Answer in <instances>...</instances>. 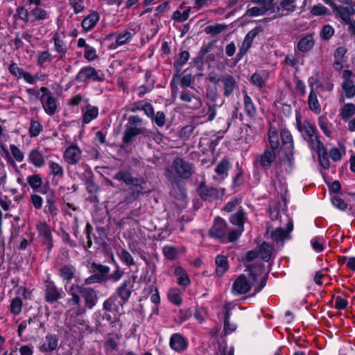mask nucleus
I'll return each instance as SVG.
<instances>
[{"mask_svg": "<svg viewBox=\"0 0 355 355\" xmlns=\"http://www.w3.org/2000/svg\"><path fill=\"white\" fill-rule=\"evenodd\" d=\"M245 110L248 116L254 117L256 114V108L251 98L245 94L244 96Z\"/></svg>", "mask_w": 355, "mask_h": 355, "instance_id": "39", "label": "nucleus"}, {"mask_svg": "<svg viewBox=\"0 0 355 355\" xmlns=\"http://www.w3.org/2000/svg\"><path fill=\"white\" fill-rule=\"evenodd\" d=\"M8 70L11 74L17 78L21 77V73L24 71L22 69L19 68L15 62L10 63L8 67Z\"/></svg>", "mask_w": 355, "mask_h": 355, "instance_id": "64", "label": "nucleus"}, {"mask_svg": "<svg viewBox=\"0 0 355 355\" xmlns=\"http://www.w3.org/2000/svg\"><path fill=\"white\" fill-rule=\"evenodd\" d=\"M98 110L96 107L89 109L83 116V122L85 123H89L92 120L98 116Z\"/></svg>", "mask_w": 355, "mask_h": 355, "instance_id": "46", "label": "nucleus"}, {"mask_svg": "<svg viewBox=\"0 0 355 355\" xmlns=\"http://www.w3.org/2000/svg\"><path fill=\"white\" fill-rule=\"evenodd\" d=\"M226 232L227 225L225 222L221 218L216 219L209 231L210 235L218 239H223L225 237Z\"/></svg>", "mask_w": 355, "mask_h": 355, "instance_id": "15", "label": "nucleus"}, {"mask_svg": "<svg viewBox=\"0 0 355 355\" xmlns=\"http://www.w3.org/2000/svg\"><path fill=\"white\" fill-rule=\"evenodd\" d=\"M250 81L253 85L260 88L265 87V80L259 73H253L251 76Z\"/></svg>", "mask_w": 355, "mask_h": 355, "instance_id": "52", "label": "nucleus"}, {"mask_svg": "<svg viewBox=\"0 0 355 355\" xmlns=\"http://www.w3.org/2000/svg\"><path fill=\"white\" fill-rule=\"evenodd\" d=\"M326 3H329L334 9L336 14L339 16L343 22L346 24L352 21V16L355 13V10L352 6H338L331 0H326Z\"/></svg>", "mask_w": 355, "mask_h": 355, "instance_id": "5", "label": "nucleus"}, {"mask_svg": "<svg viewBox=\"0 0 355 355\" xmlns=\"http://www.w3.org/2000/svg\"><path fill=\"white\" fill-rule=\"evenodd\" d=\"M54 45L57 52L64 55L67 52V47L65 46L62 40H61L57 35L53 37Z\"/></svg>", "mask_w": 355, "mask_h": 355, "instance_id": "48", "label": "nucleus"}, {"mask_svg": "<svg viewBox=\"0 0 355 355\" xmlns=\"http://www.w3.org/2000/svg\"><path fill=\"white\" fill-rule=\"evenodd\" d=\"M83 289V286H79L78 284H72L70 287L69 294L71 296L70 299L68 300V303L71 304L79 305L80 302V296Z\"/></svg>", "mask_w": 355, "mask_h": 355, "instance_id": "26", "label": "nucleus"}, {"mask_svg": "<svg viewBox=\"0 0 355 355\" xmlns=\"http://www.w3.org/2000/svg\"><path fill=\"white\" fill-rule=\"evenodd\" d=\"M84 57L89 61L95 60L97 58L95 49L92 46H87Z\"/></svg>", "mask_w": 355, "mask_h": 355, "instance_id": "63", "label": "nucleus"}, {"mask_svg": "<svg viewBox=\"0 0 355 355\" xmlns=\"http://www.w3.org/2000/svg\"><path fill=\"white\" fill-rule=\"evenodd\" d=\"M37 318L36 316H33L27 320L22 321L18 327L19 336L21 337L22 336V331L28 327L31 328V329H37V327H42L43 326L42 323H38L37 322Z\"/></svg>", "mask_w": 355, "mask_h": 355, "instance_id": "23", "label": "nucleus"}, {"mask_svg": "<svg viewBox=\"0 0 355 355\" xmlns=\"http://www.w3.org/2000/svg\"><path fill=\"white\" fill-rule=\"evenodd\" d=\"M22 300L21 298L17 297L14 298L10 304V311L15 314L18 315L21 311Z\"/></svg>", "mask_w": 355, "mask_h": 355, "instance_id": "43", "label": "nucleus"}, {"mask_svg": "<svg viewBox=\"0 0 355 355\" xmlns=\"http://www.w3.org/2000/svg\"><path fill=\"white\" fill-rule=\"evenodd\" d=\"M81 297L85 302V306L89 309H92L97 303L98 295L96 291L90 287L83 286Z\"/></svg>", "mask_w": 355, "mask_h": 355, "instance_id": "8", "label": "nucleus"}, {"mask_svg": "<svg viewBox=\"0 0 355 355\" xmlns=\"http://www.w3.org/2000/svg\"><path fill=\"white\" fill-rule=\"evenodd\" d=\"M120 258L127 266H132L135 264L133 257L130 252L125 250H121Z\"/></svg>", "mask_w": 355, "mask_h": 355, "instance_id": "54", "label": "nucleus"}, {"mask_svg": "<svg viewBox=\"0 0 355 355\" xmlns=\"http://www.w3.org/2000/svg\"><path fill=\"white\" fill-rule=\"evenodd\" d=\"M76 80L78 82H86L87 80L102 82L104 78L103 76H98L97 71L94 67H85L78 73Z\"/></svg>", "mask_w": 355, "mask_h": 355, "instance_id": "6", "label": "nucleus"}, {"mask_svg": "<svg viewBox=\"0 0 355 355\" xmlns=\"http://www.w3.org/2000/svg\"><path fill=\"white\" fill-rule=\"evenodd\" d=\"M139 135L148 136V131L144 128L128 126L123 133V141L125 144H129L132 141L133 137Z\"/></svg>", "mask_w": 355, "mask_h": 355, "instance_id": "12", "label": "nucleus"}, {"mask_svg": "<svg viewBox=\"0 0 355 355\" xmlns=\"http://www.w3.org/2000/svg\"><path fill=\"white\" fill-rule=\"evenodd\" d=\"M180 99L185 102H191L193 100H195L197 101L198 104L200 103V101L199 98L195 97L193 94H191L190 92H189L187 90H184L181 92Z\"/></svg>", "mask_w": 355, "mask_h": 355, "instance_id": "57", "label": "nucleus"}, {"mask_svg": "<svg viewBox=\"0 0 355 355\" xmlns=\"http://www.w3.org/2000/svg\"><path fill=\"white\" fill-rule=\"evenodd\" d=\"M342 89L347 98H352L355 96V84L352 80H344Z\"/></svg>", "mask_w": 355, "mask_h": 355, "instance_id": "32", "label": "nucleus"}, {"mask_svg": "<svg viewBox=\"0 0 355 355\" xmlns=\"http://www.w3.org/2000/svg\"><path fill=\"white\" fill-rule=\"evenodd\" d=\"M309 107L311 111L316 114H319L321 111V106L318 100L317 94L313 89V84L311 85V91L308 98Z\"/></svg>", "mask_w": 355, "mask_h": 355, "instance_id": "24", "label": "nucleus"}, {"mask_svg": "<svg viewBox=\"0 0 355 355\" xmlns=\"http://www.w3.org/2000/svg\"><path fill=\"white\" fill-rule=\"evenodd\" d=\"M268 141L270 145V149L275 150L278 148L279 142L277 132L272 128L268 131Z\"/></svg>", "mask_w": 355, "mask_h": 355, "instance_id": "38", "label": "nucleus"}, {"mask_svg": "<svg viewBox=\"0 0 355 355\" xmlns=\"http://www.w3.org/2000/svg\"><path fill=\"white\" fill-rule=\"evenodd\" d=\"M245 213L243 210H239L235 214L230 217V221L232 224L243 227L244 224Z\"/></svg>", "mask_w": 355, "mask_h": 355, "instance_id": "41", "label": "nucleus"}, {"mask_svg": "<svg viewBox=\"0 0 355 355\" xmlns=\"http://www.w3.org/2000/svg\"><path fill=\"white\" fill-rule=\"evenodd\" d=\"M42 130V125L37 121L31 120L29 134L31 137H37Z\"/></svg>", "mask_w": 355, "mask_h": 355, "instance_id": "47", "label": "nucleus"}, {"mask_svg": "<svg viewBox=\"0 0 355 355\" xmlns=\"http://www.w3.org/2000/svg\"><path fill=\"white\" fill-rule=\"evenodd\" d=\"M58 344V338L56 336L47 335L40 347V349L44 352L53 351L57 348Z\"/></svg>", "mask_w": 355, "mask_h": 355, "instance_id": "22", "label": "nucleus"}, {"mask_svg": "<svg viewBox=\"0 0 355 355\" xmlns=\"http://www.w3.org/2000/svg\"><path fill=\"white\" fill-rule=\"evenodd\" d=\"M296 122L297 128L305 140L315 133L314 126L307 121H301L300 115L296 116Z\"/></svg>", "mask_w": 355, "mask_h": 355, "instance_id": "13", "label": "nucleus"}, {"mask_svg": "<svg viewBox=\"0 0 355 355\" xmlns=\"http://www.w3.org/2000/svg\"><path fill=\"white\" fill-rule=\"evenodd\" d=\"M114 178L119 181L123 182L127 185L139 186L144 183L143 178H137L132 176L131 173L126 171H120L117 172Z\"/></svg>", "mask_w": 355, "mask_h": 355, "instance_id": "9", "label": "nucleus"}, {"mask_svg": "<svg viewBox=\"0 0 355 355\" xmlns=\"http://www.w3.org/2000/svg\"><path fill=\"white\" fill-rule=\"evenodd\" d=\"M167 177L169 179L180 178L182 179L189 178L193 173V166L181 157H176L171 166L166 169Z\"/></svg>", "mask_w": 355, "mask_h": 355, "instance_id": "2", "label": "nucleus"}, {"mask_svg": "<svg viewBox=\"0 0 355 355\" xmlns=\"http://www.w3.org/2000/svg\"><path fill=\"white\" fill-rule=\"evenodd\" d=\"M108 279L107 276H103L100 275H93L85 279V284H91L93 283H101Z\"/></svg>", "mask_w": 355, "mask_h": 355, "instance_id": "50", "label": "nucleus"}, {"mask_svg": "<svg viewBox=\"0 0 355 355\" xmlns=\"http://www.w3.org/2000/svg\"><path fill=\"white\" fill-rule=\"evenodd\" d=\"M49 166L51 168V172L53 175L58 176L59 178L63 177V168L58 163L51 161L49 162Z\"/></svg>", "mask_w": 355, "mask_h": 355, "instance_id": "42", "label": "nucleus"}, {"mask_svg": "<svg viewBox=\"0 0 355 355\" xmlns=\"http://www.w3.org/2000/svg\"><path fill=\"white\" fill-rule=\"evenodd\" d=\"M99 19V16L97 12H94L83 19L82 21V26L84 30L89 31L93 28Z\"/></svg>", "mask_w": 355, "mask_h": 355, "instance_id": "29", "label": "nucleus"}, {"mask_svg": "<svg viewBox=\"0 0 355 355\" xmlns=\"http://www.w3.org/2000/svg\"><path fill=\"white\" fill-rule=\"evenodd\" d=\"M37 230L42 239V243L46 246L48 250L53 247L52 235L49 226L45 222H39L37 224Z\"/></svg>", "mask_w": 355, "mask_h": 355, "instance_id": "7", "label": "nucleus"}, {"mask_svg": "<svg viewBox=\"0 0 355 355\" xmlns=\"http://www.w3.org/2000/svg\"><path fill=\"white\" fill-rule=\"evenodd\" d=\"M40 90L43 94L40 98L44 111L49 115L54 114L57 110V103L55 98L53 97L47 87H42Z\"/></svg>", "mask_w": 355, "mask_h": 355, "instance_id": "4", "label": "nucleus"}, {"mask_svg": "<svg viewBox=\"0 0 355 355\" xmlns=\"http://www.w3.org/2000/svg\"><path fill=\"white\" fill-rule=\"evenodd\" d=\"M28 159L36 167L40 168L44 164V155L38 149L32 150L29 153Z\"/></svg>", "mask_w": 355, "mask_h": 355, "instance_id": "28", "label": "nucleus"}, {"mask_svg": "<svg viewBox=\"0 0 355 355\" xmlns=\"http://www.w3.org/2000/svg\"><path fill=\"white\" fill-rule=\"evenodd\" d=\"M82 152L77 146H71L65 150L64 159L69 164H76L81 159Z\"/></svg>", "mask_w": 355, "mask_h": 355, "instance_id": "11", "label": "nucleus"}, {"mask_svg": "<svg viewBox=\"0 0 355 355\" xmlns=\"http://www.w3.org/2000/svg\"><path fill=\"white\" fill-rule=\"evenodd\" d=\"M315 42L311 34L302 37L297 44V49L301 52H307L314 46Z\"/></svg>", "mask_w": 355, "mask_h": 355, "instance_id": "27", "label": "nucleus"}, {"mask_svg": "<svg viewBox=\"0 0 355 355\" xmlns=\"http://www.w3.org/2000/svg\"><path fill=\"white\" fill-rule=\"evenodd\" d=\"M189 58V53L187 51H182L180 55L178 60L175 63V65L178 67V66L182 67L184 65Z\"/></svg>", "mask_w": 355, "mask_h": 355, "instance_id": "59", "label": "nucleus"}, {"mask_svg": "<svg viewBox=\"0 0 355 355\" xmlns=\"http://www.w3.org/2000/svg\"><path fill=\"white\" fill-rule=\"evenodd\" d=\"M216 273L218 276H222L227 269V261L225 257L218 255L216 258Z\"/></svg>", "mask_w": 355, "mask_h": 355, "instance_id": "31", "label": "nucleus"}, {"mask_svg": "<svg viewBox=\"0 0 355 355\" xmlns=\"http://www.w3.org/2000/svg\"><path fill=\"white\" fill-rule=\"evenodd\" d=\"M31 14L34 17L35 20L37 21L44 20L48 17L47 12L39 6H36L35 8L32 9Z\"/></svg>", "mask_w": 355, "mask_h": 355, "instance_id": "40", "label": "nucleus"}, {"mask_svg": "<svg viewBox=\"0 0 355 355\" xmlns=\"http://www.w3.org/2000/svg\"><path fill=\"white\" fill-rule=\"evenodd\" d=\"M170 346L174 350L181 352L187 348V343L180 334H175L171 337Z\"/></svg>", "mask_w": 355, "mask_h": 355, "instance_id": "20", "label": "nucleus"}, {"mask_svg": "<svg viewBox=\"0 0 355 355\" xmlns=\"http://www.w3.org/2000/svg\"><path fill=\"white\" fill-rule=\"evenodd\" d=\"M355 114V105L346 103L340 110V115L343 119L347 120Z\"/></svg>", "mask_w": 355, "mask_h": 355, "instance_id": "35", "label": "nucleus"}, {"mask_svg": "<svg viewBox=\"0 0 355 355\" xmlns=\"http://www.w3.org/2000/svg\"><path fill=\"white\" fill-rule=\"evenodd\" d=\"M276 157V154L274 150L270 148L265 149L264 152L260 155L259 163L261 167L265 169H268Z\"/></svg>", "mask_w": 355, "mask_h": 355, "instance_id": "17", "label": "nucleus"}, {"mask_svg": "<svg viewBox=\"0 0 355 355\" xmlns=\"http://www.w3.org/2000/svg\"><path fill=\"white\" fill-rule=\"evenodd\" d=\"M164 256L168 259H175L177 257V250L172 246H165L163 248Z\"/></svg>", "mask_w": 355, "mask_h": 355, "instance_id": "55", "label": "nucleus"}, {"mask_svg": "<svg viewBox=\"0 0 355 355\" xmlns=\"http://www.w3.org/2000/svg\"><path fill=\"white\" fill-rule=\"evenodd\" d=\"M119 305H123V302H118L116 295H112L107 299L103 304V308L106 311L109 312H119Z\"/></svg>", "mask_w": 355, "mask_h": 355, "instance_id": "25", "label": "nucleus"}, {"mask_svg": "<svg viewBox=\"0 0 355 355\" xmlns=\"http://www.w3.org/2000/svg\"><path fill=\"white\" fill-rule=\"evenodd\" d=\"M28 184L34 189L40 188L42 185V178L39 175H32L28 177Z\"/></svg>", "mask_w": 355, "mask_h": 355, "instance_id": "44", "label": "nucleus"}, {"mask_svg": "<svg viewBox=\"0 0 355 355\" xmlns=\"http://www.w3.org/2000/svg\"><path fill=\"white\" fill-rule=\"evenodd\" d=\"M230 166L229 160L223 159L217 164L215 171L218 175H227Z\"/></svg>", "mask_w": 355, "mask_h": 355, "instance_id": "36", "label": "nucleus"}, {"mask_svg": "<svg viewBox=\"0 0 355 355\" xmlns=\"http://www.w3.org/2000/svg\"><path fill=\"white\" fill-rule=\"evenodd\" d=\"M92 268L93 271L98 272L100 275L107 276V275L110 272V268L108 266L98 264L94 262L92 263Z\"/></svg>", "mask_w": 355, "mask_h": 355, "instance_id": "49", "label": "nucleus"}, {"mask_svg": "<svg viewBox=\"0 0 355 355\" xmlns=\"http://www.w3.org/2000/svg\"><path fill=\"white\" fill-rule=\"evenodd\" d=\"M280 137L283 146H287V148L289 150V152L286 153V157L289 162H291V159L293 155V137L291 132L286 130L283 129L281 130Z\"/></svg>", "mask_w": 355, "mask_h": 355, "instance_id": "16", "label": "nucleus"}, {"mask_svg": "<svg viewBox=\"0 0 355 355\" xmlns=\"http://www.w3.org/2000/svg\"><path fill=\"white\" fill-rule=\"evenodd\" d=\"M189 12H190L189 9H187L182 12L177 10L173 12V19H175V21H178L180 22H183L188 19Z\"/></svg>", "mask_w": 355, "mask_h": 355, "instance_id": "51", "label": "nucleus"}, {"mask_svg": "<svg viewBox=\"0 0 355 355\" xmlns=\"http://www.w3.org/2000/svg\"><path fill=\"white\" fill-rule=\"evenodd\" d=\"M257 249L258 250L259 255L263 261H268L270 259L272 250V247L270 245L263 242Z\"/></svg>", "mask_w": 355, "mask_h": 355, "instance_id": "33", "label": "nucleus"}, {"mask_svg": "<svg viewBox=\"0 0 355 355\" xmlns=\"http://www.w3.org/2000/svg\"><path fill=\"white\" fill-rule=\"evenodd\" d=\"M252 2L258 4V6L248 7L245 13L247 16L259 17L264 15L268 12H275L274 0H252Z\"/></svg>", "mask_w": 355, "mask_h": 355, "instance_id": "3", "label": "nucleus"}, {"mask_svg": "<svg viewBox=\"0 0 355 355\" xmlns=\"http://www.w3.org/2000/svg\"><path fill=\"white\" fill-rule=\"evenodd\" d=\"M130 279H125L122 284L117 288L116 294L122 300L123 304L125 303L131 295L130 290Z\"/></svg>", "mask_w": 355, "mask_h": 355, "instance_id": "21", "label": "nucleus"}, {"mask_svg": "<svg viewBox=\"0 0 355 355\" xmlns=\"http://www.w3.org/2000/svg\"><path fill=\"white\" fill-rule=\"evenodd\" d=\"M230 315V311L227 310L225 312V321H224V331L225 334H230L236 329L235 325H232V327L229 328V318Z\"/></svg>", "mask_w": 355, "mask_h": 355, "instance_id": "58", "label": "nucleus"}, {"mask_svg": "<svg viewBox=\"0 0 355 355\" xmlns=\"http://www.w3.org/2000/svg\"><path fill=\"white\" fill-rule=\"evenodd\" d=\"M45 211L50 214L51 216H56L58 214V208L55 205V200L53 196H49L46 199Z\"/></svg>", "mask_w": 355, "mask_h": 355, "instance_id": "37", "label": "nucleus"}, {"mask_svg": "<svg viewBox=\"0 0 355 355\" xmlns=\"http://www.w3.org/2000/svg\"><path fill=\"white\" fill-rule=\"evenodd\" d=\"M132 37V34L129 31H125L117 36L116 43L117 45H123L125 44Z\"/></svg>", "mask_w": 355, "mask_h": 355, "instance_id": "56", "label": "nucleus"}, {"mask_svg": "<svg viewBox=\"0 0 355 355\" xmlns=\"http://www.w3.org/2000/svg\"><path fill=\"white\" fill-rule=\"evenodd\" d=\"M220 82L223 85V96H230L234 91L238 88L237 83L232 75H225L220 77Z\"/></svg>", "mask_w": 355, "mask_h": 355, "instance_id": "10", "label": "nucleus"}, {"mask_svg": "<svg viewBox=\"0 0 355 355\" xmlns=\"http://www.w3.org/2000/svg\"><path fill=\"white\" fill-rule=\"evenodd\" d=\"M199 192L201 197L203 199L206 200L208 196L215 194L216 189L213 188L208 189L207 187L201 185L200 187L199 188Z\"/></svg>", "mask_w": 355, "mask_h": 355, "instance_id": "60", "label": "nucleus"}, {"mask_svg": "<svg viewBox=\"0 0 355 355\" xmlns=\"http://www.w3.org/2000/svg\"><path fill=\"white\" fill-rule=\"evenodd\" d=\"M306 141L309 142V146L312 149L316 150L318 155H320V153L324 150L322 143L320 141L318 136L315 133L306 139Z\"/></svg>", "mask_w": 355, "mask_h": 355, "instance_id": "30", "label": "nucleus"}, {"mask_svg": "<svg viewBox=\"0 0 355 355\" xmlns=\"http://www.w3.org/2000/svg\"><path fill=\"white\" fill-rule=\"evenodd\" d=\"M293 225L292 221H288L286 230L282 227L276 228V230L272 232L271 237L276 242L283 241L284 239L289 238V233L293 230Z\"/></svg>", "mask_w": 355, "mask_h": 355, "instance_id": "18", "label": "nucleus"}, {"mask_svg": "<svg viewBox=\"0 0 355 355\" xmlns=\"http://www.w3.org/2000/svg\"><path fill=\"white\" fill-rule=\"evenodd\" d=\"M249 270L248 276L240 275L232 285V291L234 295L245 294L254 288V293L259 292L266 285L267 277L263 272V265L254 268L252 265L247 266Z\"/></svg>", "mask_w": 355, "mask_h": 355, "instance_id": "1", "label": "nucleus"}, {"mask_svg": "<svg viewBox=\"0 0 355 355\" xmlns=\"http://www.w3.org/2000/svg\"><path fill=\"white\" fill-rule=\"evenodd\" d=\"M225 28L226 26L222 24H218L216 26H209L206 27L205 32L209 34L216 35L225 30Z\"/></svg>", "mask_w": 355, "mask_h": 355, "instance_id": "53", "label": "nucleus"}, {"mask_svg": "<svg viewBox=\"0 0 355 355\" xmlns=\"http://www.w3.org/2000/svg\"><path fill=\"white\" fill-rule=\"evenodd\" d=\"M62 295L53 283L49 282L45 290V300L47 302L53 303L58 301Z\"/></svg>", "mask_w": 355, "mask_h": 355, "instance_id": "19", "label": "nucleus"}, {"mask_svg": "<svg viewBox=\"0 0 355 355\" xmlns=\"http://www.w3.org/2000/svg\"><path fill=\"white\" fill-rule=\"evenodd\" d=\"M334 33V28L329 25H325L322 30V37L324 40H329Z\"/></svg>", "mask_w": 355, "mask_h": 355, "instance_id": "62", "label": "nucleus"}, {"mask_svg": "<svg viewBox=\"0 0 355 355\" xmlns=\"http://www.w3.org/2000/svg\"><path fill=\"white\" fill-rule=\"evenodd\" d=\"M53 60V56L49 51L39 52L37 62V64L42 66L45 62H50Z\"/></svg>", "mask_w": 355, "mask_h": 355, "instance_id": "45", "label": "nucleus"}, {"mask_svg": "<svg viewBox=\"0 0 355 355\" xmlns=\"http://www.w3.org/2000/svg\"><path fill=\"white\" fill-rule=\"evenodd\" d=\"M10 151L15 157V159L18 162H21L24 159V154L19 150L18 147L15 145H10Z\"/></svg>", "mask_w": 355, "mask_h": 355, "instance_id": "61", "label": "nucleus"}, {"mask_svg": "<svg viewBox=\"0 0 355 355\" xmlns=\"http://www.w3.org/2000/svg\"><path fill=\"white\" fill-rule=\"evenodd\" d=\"M296 9L295 0H280L275 11L280 17L286 16Z\"/></svg>", "mask_w": 355, "mask_h": 355, "instance_id": "14", "label": "nucleus"}, {"mask_svg": "<svg viewBox=\"0 0 355 355\" xmlns=\"http://www.w3.org/2000/svg\"><path fill=\"white\" fill-rule=\"evenodd\" d=\"M75 268L71 266H64L59 270L60 275L67 282L71 281L74 275Z\"/></svg>", "mask_w": 355, "mask_h": 355, "instance_id": "34", "label": "nucleus"}]
</instances>
